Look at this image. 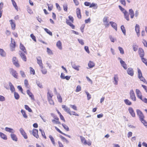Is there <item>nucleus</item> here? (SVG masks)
Masks as SVG:
<instances>
[{"label":"nucleus","instance_id":"22","mask_svg":"<svg viewBox=\"0 0 147 147\" xmlns=\"http://www.w3.org/2000/svg\"><path fill=\"white\" fill-rule=\"evenodd\" d=\"M123 13L124 15L125 18L126 20L127 21L129 20V14L127 12V11H125L123 12Z\"/></svg>","mask_w":147,"mask_h":147},{"label":"nucleus","instance_id":"7","mask_svg":"<svg viewBox=\"0 0 147 147\" xmlns=\"http://www.w3.org/2000/svg\"><path fill=\"white\" fill-rule=\"evenodd\" d=\"M19 54L22 59L25 61H26V57L24 53L20 51Z\"/></svg>","mask_w":147,"mask_h":147},{"label":"nucleus","instance_id":"30","mask_svg":"<svg viewBox=\"0 0 147 147\" xmlns=\"http://www.w3.org/2000/svg\"><path fill=\"white\" fill-rule=\"evenodd\" d=\"M21 113H22L23 115V116L24 118H26V119L27 118L28 116H27V115H26V112H25V111L23 110L22 109L21 110Z\"/></svg>","mask_w":147,"mask_h":147},{"label":"nucleus","instance_id":"10","mask_svg":"<svg viewBox=\"0 0 147 147\" xmlns=\"http://www.w3.org/2000/svg\"><path fill=\"white\" fill-rule=\"evenodd\" d=\"M20 131L21 134L24 137V138L25 139H27V136L23 129L22 128H21L20 129Z\"/></svg>","mask_w":147,"mask_h":147},{"label":"nucleus","instance_id":"17","mask_svg":"<svg viewBox=\"0 0 147 147\" xmlns=\"http://www.w3.org/2000/svg\"><path fill=\"white\" fill-rule=\"evenodd\" d=\"M5 130L6 131L11 133H13L15 132V131L13 129L8 127H6L5 128Z\"/></svg>","mask_w":147,"mask_h":147},{"label":"nucleus","instance_id":"46","mask_svg":"<svg viewBox=\"0 0 147 147\" xmlns=\"http://www.w3.org/2000/svg\"><path fill=\"white\" fill-rule=\"evenodd\" d=\"M13 64L16 67H19L20 65L18 63V60H17L16 61L13 62Z\"/></svg>","mask_w":147,"mask_h":147},{"label":"nucleus","instance_id":"1","mask_svg":"<svg viewBox=\"0 0 147 147\" xmlns=\"http://www.w3.org/2000/svg\"><path fill=\"white\" fill-rule=\"evenodd\" d=\"M137 114L140 119V120L142 123L146 127H147V122L144 119V116L142 112L139 109H137Z\"/></svg>","mask_w":147,"mask_h":147},{"label":"nucleus","instance_id":"2","mask_svg":"<svg viewBox=\"0 0 147 147\" xmlns=\"http://www.w3.org/2000/svg\"><path fill=\"white\" fill-rule=\"evenodd\" d=\"M129 94L131 99L134 101H136V98L134 91L133 90H130Z\"/></svg>","mask_w":147,"mask_h":147},{"label":"nucleus","instance_id":"61","mask_svg":"<svg viewBox=\"0 0 147 147\" xmlns=\"http://www.w3.org/2000/svg\"><path fill=\"white\" fill-rule=\"evenodd\" d=\"M78 40L80 44H81L82 45H84V42L83 40L81 39H78Z\"/></svg>","mask_w":147,"mask_h":147},{"label":"nucleus","instance_id":"6","mask_svg":"<svg viewBox=\"0 0 147 147\" xmlns=\"http://www.w3.org/2000/svg\"><path fill=\"white\" fill-rule=\"evenodd\" d=\"M127 72L128 74L132 76L134 75V71L133 69L131 67L128 68L127 70Z\"/></svg>","mask_w":147,"mask_h":147},{"label":"nucleus","instance_id":"33","mask_svg":"<svg viewBox=\"0 0 147 147\" xmlns=\"http://www.w3.org/2000/svg\"><path fill=\"white\" fill-rule=\"evenodd\" d=\"M30 72L31 74L34 75L35 74V71L31 67H30Z\"/></svg>","mask_w":147,"mask_h":147},{"label":"nucleus","instance_id":"11","mask_svg":"<svg viewBox=\"0 0 147 147\" xmlns=\"http://www.w3.org/2000/svg\"><path fill=\"white\" fill-rule=\"evenodd\" d=\"M136 93L137 95V97L140 99L142 98L141 93L140 90L138 89H136Z\"/></svg>","mask_w":147,"mask_h":147},{"label":"nucleus","instance_id":"5","mask_svg":"<svg viewBox=\"0 0 147 147\" xmlns=\"http://www.w3.org/2000/svg\"><path fill=\"white\" fill-rule=\"evenodd\" d=\"M11 73L15 78L16 79H18V73L16 71L13 69H11Z\"/></svg>","mask_w":147,"mask_h":147},{"label":"nucleus","instance_id":"13","mask_svg":"<svg viewBox=\"0 0 147 147\" xmlns=\"http://www.w3.org/2000/svg\"><path fill=\"white\" fill-rule=\"evenodd\" d=\"M11 26V29L13 30H14L16 27V24L15 23L13 22L12 20H10L9 21Z\"/></svg>","mask_w":147,"mask_h":147},{"label":"nucleus","instance_id":"23","mask_svg":"<svg viewBox=\"0 0 147 147\" xmlns=\"http://www.w3.org/2000/svg\"><path fill=\"white\" fill-rule=\"evenodd\" d=\"M0 136L2 139L4 140H6L7 139L6 135L1 132H0Z\"/></svg>","mask_w":147,"mask_h":147},{"label":"nucleus","instance_id":"47","mask_svg":"<svg viewBox=\"0 0 147 147\" xmlns=\"http://www.w3.org/2000/svg\"><path fill=\"white\" fill-rule=\"evenodd\" d=\"M108 18V17L107 16H105L104 17L103 20V21L104 23H106L108 22V21H107Z\"/></svg>","mask_w":147,"mask_h":147},{"label":"nucleus","instance_id":"63","mask_svg":"<svg viewBox=\"0 0 147 147\" xmlns=\"http://www.w3.org/2000/svg\"><path fill=\"white\" fill-rule=\"evenodd\" d=\"M141 100L144 102V103L147 104V98H142Z\"/></svg>","mask_w":147,"mask_h":147},{"label":"nucleus","instance_id":"25","mask_svg":"<svg viewBox=\"0 0 147 147\" xmlns=\"http://www.w3.org/2000/svg\"><path fill=\"white\" fill-rule=\"evenodd\" d=\"M129 14L130 15L131 18H133L134 16V11L132 9H130L129 10Z\"/></svg>","mask_w":147,"mask_h":147},{"label":"nucleus","instance_id":"39","mask_svg":"<svg viewBox=\"0 0 147 147\" xmlns=\"http://www.w3.org/2000/svg\"><path fill=\"white\" fill-rule=\"evenodd\" d=\"M11 1L13 6L16 9L18 10V7L16 2L14 1V0H11Z\"/></svg>","mask_w":147,"mask_h":147},{"label":"nucleus","instance_id":"3","mask_svg":"<svg viewBox=\"0 0 147 147\" xmlns=\"http://www.w3.org/2000/svg\"><path fill=\"white\" fill-rule=\"evenodd\" d=\"M62 107L63 109L67 113H68L70 115H72V113H71V111H70V109L69 108L66 106L65 105H62Z\"/></svg>","mask_w":147,"mask_h":147},{"label":"nucleus","instance_id":"8","mask_svg":"<svg viewBox=\"0 0 147 147\" xmlns=\"http://www.w3.org/2000/svg\"><path fill=\"white\" fill-rule=\"evenodd\" d=\"M138 51L139 55L141 58H142L143 57L144 55L143 50L141 48H139V49Z\"/></svg>","mask_w":147,"mask_h":147},{"label":"nucleus","instance_id":"14","mask_svg":"<svg viewBox=\"0 0 147 147\" xmlns=\"http://www.w3.org/2000/svg\"><path fill=\"white\" fill-rule=\"evenodd\" d=\"M27 94L31 98L32 100H34V96L33 94H32V93L31 92H30L29 90H27Z\"/></svg>","mask_w":147,"mask_h":147},{"label":"nucleus","instance_id":"52","mask_svg":"<svg viewBox=\"0 0 147 147\" xmlns=\"http://www.w3.org/2000/svg\"><path fill=\"white\" fill-rule=\"evenodd\" d=\"M63 9L65 11H67V4H64L63 5Z\"/></svg>","mask_w":147,"mask_h":147},{"label":"nucleus","instance_id":"59","mask_svg":"<svg viewBox=\"0 0 147 147\" xmlns=\"http://www.w3.org/2000/svg\"><path fill=\"white\" fill-rule=\"evenodd\" d=\"M133 50L134 51H136L138 50V47L135 45H133Z\"/></svg>","mask_w":147,"mask_h":147},{"label":"nucleus","instance_id":"38","mask_svg":"<svg viewBox=\"0 0 147 147\" xmlns=\"http://www.w3.org/2000/svg\"><path fill=\"white\" fill-rule=\"evenodd\" d=\"M14 96L16 100H18L19 98V95L18 94L15 92H14Z\"/></svg>","mask_w":147,"mask_h":147},{"label":"nucleus","instance_id":"35","mask_svg":"<svg viewBox=\"0 0 147 147\" xmlns=\"http://www.w3.org/2000/svg\"><path fill=\"white\" fill-rule=\"evenodd\" d=\"M40 69L41 71L43 74H45L47 73V71L44 67L43 68H40Z\"/></svg>","mask_w":147,"mask_h":147},{"label":"nucleus","instance_id":"41","mask_svg":"<svg viewBox=\"0 0 147 147\" xmlns=\"http://www.w3.org/2000/svg\"><path fill=\"white\" fill-rule=\"evenodd\" d=\"M95 7L94 8V9H96L97 8V4H96L94 3H92L91 4L90 3V5L89 7Z\"/></svg>","mask_w":147,"mask_h":147},{"label":"nucleus","instance_id":"12","mask_svg":"<svg viewBox=\"0 0 147 147\" xmlns=\"http://www.w3.org/2000/svg\"><path fill=\"white\" fill-rule=\"evenodd\" d=\"M111 26L113 27L116 31H117V24L115 22H109Z\"/></svg>","mask_w":147,"mask_h":147},{"label":"nucleus","instance_id":"27","mask_svg":"<svg viewBox=\"0 0 147 147\" xmlns=\"http://www.w3.org/2000/svg\"><path fill=\"white\" fill-rule=\"evenodd\" d=\"M30 133L31 134H32L34 136L37 138V134H36L37 129H34L32 132H31V131H30Z\"/></svg>","mask_w":147,"mask_h":147},{"label":"nucleus","instance_id":"26","mask_svg":"<svg viewBox=\"0 0 147 147\" xmlns=\"http://www.w3.org/2000/svg\"><path fill=\"white\" fill-rule=\"evenodd\" d=\"M9 85L10 87V90L11 92H14L15 90V89L11 83V82H9Z\"/></svg>","mask_w":147,"mask_h":147},{"label":"nucleus","instance_id":"34","mask_svg":"<svg viewBox=\"0 0 147 147\" xmlns=\"http://www.w3.org/2000/svg\"><path fill=\"white\" fill-rule=\"evenodd\" d=\"M118 78L117 75H115L114 77V80L115 81V82H114V84L115 85H117L118 84Z\"/></svg>","mask_w":147,"mask_h":147},{"label":"nucleus","instance_id":"15","mask_svg":"<svg viewBox=\"0 0 147 147\" xmlns=\"http://www.w3.org/2000/svg\"><path fill=\"white\" fill-rule=\"evenodd\" d=\"M37 63L39 65L40 68H43L44 66L42 63V60L41 59H37Z\"/></svg>","mask_w":147,"mask_h":147},{"label":"nucleus","instance_id":"28","mask_svg":"<svg viewBox=\"0 0 147 147\" xmlns=\"http://www.w3.org/2000/svg\"><path fill=\"white\" fill-rule=\"evenodd\" d=\"M88 65L90 68H91L94 67L95 65L93 62L90 61L88 63Z\"/></svg>","mask_w":147,"mask_h":147},{"label":"nucleus","instance_id":"55","mask_svg":"<svg viewBox=\"0 0 147 147\" xmlns=\"http://www.w3.org/2000/svg\"><path fill=\"white\" fill-rule=\"evenodd\" d=\"M120 2L124 6L126 5V1L125 0H119Z\"/></svg>","mask_w":147,"mask_h":147},{"label":"nucleus","instance_id":"37","mask_svg":"<svg viewBox=\"0 0 147 147\" xmlns=\"http://www.w3.org/2000/svg\"><path fill=\"white\" fill-rule=\"evenodd\" d=\"M138 78L143 76H142V73L140 70L139 68L138 69Z\"/></svg>","mask_w":147,"mask_h":147},{"label":"nucleus","instance_id":"36","mask_svg":"<svg viewBox=\"0 0 147 147\" xmlns=\"http://www.w3.org/2000/svg\"><path fill=\"white\" fill-rule=\"evenodd\" d=\"M49 138L50 139L52 143L54 145H55V140L53 138L51 135H50L49 136Z\"/></svg>","mask_w":147,"mask_h":147},{"label":"nucleus","instance_id":"53","mask_svg":"<svg viewBox=\"0 0 147 147\" xmlns=\"http://www.w3.org/2000/svg\"><path fill=\"white\" fill-rule=\"evenodd\" d=\"M20 73L22 77L25 78L26 77V75L25 74L24 72L22 71H20Z\"/></svg>","mask_w":147,"mask_h":147},{"label":"nucleus","instance_id":"51","mask_svg":"<svg viewBox=\"0 0 147 147\" xmlns=\"http://www.w3.org/2000/svg\"><path fill=\"white\" fill-rule=\"evenodd\" d=\"M141 59L142 62L144 63L145 65L147 66V60L146 59L143 57L141 58Z\"/></svg>","mask_w":147,"mask_h":147},{"label":"nucleus","instance_id":"32","mask_svg":"<svg viewBox=\"0 0 147 147\" xmlns=\"http://www.w3.org/2000/svg\"><path fill=\"white\" fill-rule=\"evenodd\" d=\"M71 66H72V67L74 69H75V70H76L77 71H79V67H80V66H76L75 65V64H71Z\"/></svg>","mask_w":147,"mask_h":147},{"label":"nucleus","instance_id":"31","mask_svg":"<svg viewBox=\"0 0 147 147\" xmlns=\"http://www.w3.org/2000/svg\"><path fill=\"white\" fill-rule=\"evenodd\" d=\"M124 102L125 104L128 105H130L131 104V102L127 99H126L124 100Z\"/></svg>","mask_w":147,"mask_h":147},{"label":"nucleus","instance_id":"44","mask_svg":"<svg viewBox=\"0 0 147 147\" xmlns=\"http://www.w3.org/2000/svg\"><path fill=\"white\" fill-rule=\"evenodd\" d=\"M44 29L47 34H49L50 36H52V32H51L49 30L46 28H44Z\"/></svg>","mask_w":147,"mask_h":147},{"label":"nucleus","instance_id":"42","mask_svg":"<svg viewBox=\"0 0 147 147\" xmlns=\"http://www.w3.org/2000/svg\"><path fill=\"white\" fill-rule=\"evenodd\" d=\"M47 52L49 55H52L53 54V53L52 51L49 48H47Z\"/></svg>","mask_w":147,"mask_h":147},{"label":"nucleus","instance_id":"19","mask_svg":"<svg viewBox=\"0 0 147 147\" xmlns=\"http://www.w3.org/2000/svg\"><path fill=\"white\" fill-rule=\"evenodd\" d=\"M57 46L60 50L62 49L61 42L60 41H58L56 44Z\"/></svg>","mask_w":147,"mask_h":147},{"label":"nucleus","instance_id":"54","mask_svg":"<svg viewBox=\"0 0 147 147\" xmlns=\"http://www.w3.org/2000/svg\"><path fill=\"white\" fill-rule=\"evenodd\" d=\"M85 92L87 94V99L88 100H89L91 98V95L89 94V93L88 92L86 91Z\"/></svg>","mask_w":147,"mask_h":147},{"label":"nucleus","instance_id":"64","mask_svg":"<svg viewBox=\"0 0 147 147\" xmlns=\"http://www.w3.org/2000/svg\"><path fill=\"white\" fill-rule=\"evenodd\" d=\"M143 43L145 47H147V42L145 40H143Z\"/></svg>","mask_w":147,"mask_h":147},{"label":"nucleus","instance_id":"16","mask_svg":"<svg viewBox=\"0 0 147 147\" xmlns=\"http://www.w3.org/2000/svg\"><path fill=\"white\" fill-rule=\"evenodd\" d=\"M20 49L22 50L25 53L27 54V52L26 51L25 48L23 45H22L21 43H20Z\"/></svg>","mask_w":147,"mask_h":147},{"label":"nucleus","instance_id":"18","mask_svg":"<svg viewBox=\"0 0 147 147\" xmlns=\"http://www.w3.org/2000/svg\"><path fill=\"white\" fill-rule=\"evenodd\" d=\"M0 55L2 57H5L6 56V53L4 50L0 49Z\"/></svg>","mask_w":147,"mask_h":147},{"label":"nucleus","instance_id":"58","mask_svg":"<svg viewBox=\"0 0 147 147\" xmlns=\"http://www.w3.org/2000/svg\"><path fill=\"white\" fill-rule=\"evenodd\" d=\"M141 81H142L143 82H146V83H147V82H146V81L145 79V78L143 77H141L139 78Z\"/></svg>","mask_w":147,"mask_h":147},{"label":"nucleus","instance_id":"57","mask_svg":"<svg viewBox=\"0 0 147 147\" xmlns=\"http://www.w3.org/2000/svg\"><path fill=\"white\" fill-rule=\"evenodd\" d=\"M30 37L32 38L35 42H36V38L35 36H34L33 34H30Z\"/></svg>","mask_w":147,"mask_h":147},{"label":"nucleus","instance_id":"24","mask_svg":"<svg viewBox=\"0 0 147 147\" xmlns=\"http://www.w3.org/2000/svg\"><path fill=\"white\" fill-rule=\"evenodd\" d=\"M120 63L121 66L125 69H127V65L125 61H121Z\"/></svg>","mask_w":147,"mask_h":147},{"label":"nucleus","instance_id":"4","mask_svg":"<svg viewBox=\"0 0 147 147\" xmlns=\"http://www.w3.org/2000/svg\"><path fill=\"white\" fill-rule=\"evenodd\" d=\"M11 43L10 44V48L11 49V51H13L15 47L16 43L14 39L12 38H11Z\"/></svg>","mask_w":147,"mask_h":147},{"label":"nucleus","instance_id":"40","mask_svg":"<svg viewBox=\"0 0 147 147\" xmlns=\"http://www.w3.org/2000/svg\"><path fill=\"white\" fill-rule=\"evenodd\" d=\"M135 30L136 32H140V26L139 25L136 24L135 27Z\"/></svg>","mask_w":147,"mask_h":147},{"label":"nucleus","instance_id":"21","mask_svg":"<svg viewBox=\"0 0 147 147\" xmlns=\"http://www.w3.org/2000/svg\"><path fill=\"white\" fill-rule=\"evenodd\" d=\"M10 136L12 139L13 140L15 141H17L18 138L15 134H10Z\"/></svg>","mask_w":147,"mask_h":147},{"label":"nucleus","instance_id":"9","mask_svg":"<svg viewBox=\"0 0 147 147\" xmlns=\"http://www.w3.org/2000/svg\"><path fill=\"white\" fill-rule=\"evenodd\" d=\"M128 111L129 113L131 114L133 117H135V113L132 107H129L128 109Z\"/></svg>","mask_w":147,"mask_h":147},{"label":"nucleus","instance_id":"48","mask_svg":"<svg viewBox=\"0 0 147 147\" xmlns=\"http://www.w3.org/2000/svg\"><path fill=\"white\" fill-rule=\"evenodd\" d=\"M118 49L120 51V53L122 54H123L124 53V51L123 49L121 47H118Z\"/></svg>","mask_w":147,"mask_h":147},{"label":"nucleus","instance_id":"29","mask_svg":"<svg viewBox=\"0 0 147 147\" xmlns=\"http://www.w3.org/2000/svg\"><path fill=\"white\" fill-rule=\"evenodd\" d=\"M121 31H122L123 33V34L125 35L126 31H125V27L123 25H122L121 26Z\"/></svg>","mask_w":147,"mask_h":147},{"label":"nucleus","instance_id":"50","mask_svg":"<svg viewBox=\"0 0 147 147\" xmlns=\"http://www.w3.org/2000/svg\"><path fill=\"white\" fill-rule=\"evenodd\" d=\"M52 122L54 123H55L56 124H60L61 123L60 121L57 120H55V119H53L52 120Z\"/></svg>","mask_w":147,"mask_h":147},{"label":"nucleus","instance_id":"43","mask_svg":"<svg viewBox=\"0 0 147 147\" xmlns=\"http://www.w3.org/2000/svg\"><path fill=\"white\" fill-rule=\"evenodd\" d=\"M24 107L25 109L27 110H28L29 112H31L32 111L31 109L29 107V106L27 105H24Z\"/></svg>","mask_w":147,"mask_h":147},{"label":"nucleus","instance_id":"56","mask_svg":"<svg viewBox=\"0 0 147 147\" xmlns=\"http://www.w3.org/2000/svg\"><path fill=\"white\" fill-rule=\"evenodd\" d=\"M70 107L74 110H77V107L75 105H70Z\"/></svg>","mask_w":147,"mask_h":147},{"label":"nucleus","instance_id":"45","mask_svg":"<svg viewBox=\"0 0 147 147\" xmlns=\"http://www.w3.org/2000/svg\"><path fill=\"white\" fill-rule=\"evenodd\" d=\"M62 126H63V127L67 131H69V129L67 126L65 124H62Z\"/></svg>","mask_w":147,"mask_h":147},{"label":"nucleus","instance_id":"20","mask_svg":"<svg viewBox=\"0 0 147 147\" xmlns=\"http://www.w3.org/2000/svg\"><path fill=\"white\" fill-rule=\"evenodd\" d=\"M76 13L77 15V16L78 18L80 19L81 18V17L80 9L79 8H77L76 9Z\"/></svg>","mask_w":147,"mask_h":147},{"label":"nucleus","instance_id":"49","mask_svg":"<svg viewBox=\"0 0 147 147\" xmlns=\"http://www.w3.org/2000/svg\"><path fill=\"white\" fill-rule=\"evenodd\" d=\"M57 98L58 101L60 102H62V98L59 94L57 95Z\"/></svg>","mask_w":147,"mask_h":147},{"label":"nucleus","instance_id":"62","mask_svg":"<svg viewBox=\"0 0 147 147\" xmlns=\"http://www.w3.org/2000/svg\"><path fill=\"white\" fill-rule=\"evenodd\" d=\"M5 100V98L3 96L0 95V101H3Z\"/></svg>","mask_w":147,"mask_h":147},{"label":"nucleus","instance_id":"60","mask_svg":"<svg viewBox=\"0 0 147 147\" xmlns=\"http://www.w3.org/2000/svg\"><path fill=\"white\" fill-rule=\"evenodd\" d=\"M119 9H120V10L121 11L123 12V13L124 11H126L120 5L119 6Z\"/></svg>","mask_w":147,"mask_h":147}]
</instances>
